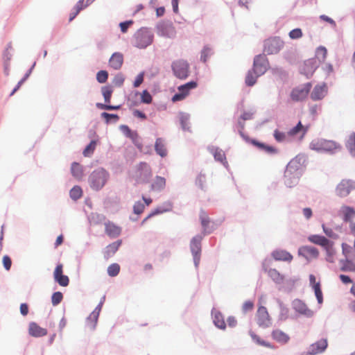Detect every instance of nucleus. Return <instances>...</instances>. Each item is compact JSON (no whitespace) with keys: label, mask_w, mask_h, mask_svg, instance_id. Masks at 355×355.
<instances>
[{"label":"nucleus","mask_w":355,"mask_h":355,"mask_svg":"<svg viewBox=\"0 0 355 355\" xmlns=\"http://www.w3.org/2000/svg\"><path fill=\"white\" fill-rule=\"evenodd\" d=\"M289 136L288 135V133L286 134L283 132H280L278 130H275L274 132V137L278 142H283L288 139V137Z\"/></svg>","instance_id":"09e8293b"},{"label":"nucleus","mask_w":355,"mask_h":355,"mask_svg":"<svg viewBox=\"0 0 355 355\" xmlns=\"http://www.w3.org/2000/svg\"><path fill=\"white\" fill-rule=\"evenodd\" d=\"M200 220L201 225L203 227V230L205 233H210L211 230H209V225L211 223V220L207 214L203 211L200 213Z\"/></svg>","instance_id":"2f4dec72"},{"label":"nucleus","mask_w":355,"mask_h":355,"mask_svg":"<svg viewBox=\"0 0 355 355\" xmlns=\"http://www.w3.org/2000/svg\"><path fill=\"white\" fill-rule=\"evenodd\" d=\"M327 94V87L325 83H323L322 85H316L311 94V98L313 101H318L322 99Z\"/></svg>","instance_id":"f3484780"},{"label":"nucleus","mask_w":355,"mask_h":355,"mask_svg":"<svg viewBox=\"0 0 355 355\" xmlns=\"http://www.w3.org/2000/svg\"><path fill=\"white\" fill-rule=\"evenodd\" d=\"M101 91H102V94L104 97L105 102L106 103H110L111 97H112V94L113 92L112 87L110 86H104L102 87Z\"/></svg>","instance_id":"a19ab883"},{"label":"nucleus","mask_w":355,"mask_h":355,"mask_svg":"<svg viewBox=\"0 0 355 355\" xmlns=\"http://www.w3.org/2000/svg\"><path fill=\"white\" fill-rule=\"evenodd\" d=\"M101 307H102V303L99 304L95 308V309L90 313V315L88 316V318L87 319V325L91 329H94L96 325L98 318L99 316V313L101 310Z\"/></svg>","instance_id":"393cba45"},{"label":"nucleus","mask_w":355,"mask_h":355,"mask_svg":"<svg viewBox=\"0 0 355 355\" xmlns=\"http://www.w3.org/2000/svg\"><path fill=\"white\" fill-rule=\"evenodd\" d=\"M28 333L33 337H42L47 334V330L35 322H31L28 326Z\"/></svg>","instance_id":"5701e85b"},{"label":"nucleus","mask_w":355,"mask_h":355,"mask_svg":"<svg viewBox=\"0 0 355 355\" xmlns=\"http://www.w3.org/2000/svg\"><path fill=\"white\" fill-rule=\"evenodd\" d=\"M315 56L320 62H324L327 56V50L324 46H320L317 48Z\"/></svg>","instance_id":"4c0bfd02"},{"label":"nucleus","mask_w":355,"mask_h":355,"mask_svg":"<svg viewBox=\"0 0 355 355\" xmlns=\"http://www.w3.org/2000/svg\"><path fill=\"white\" fill-rule=\"evenodd\" d=\"M2 263L4 268L6 270H10L12 266V260L8 255H4L2 259Z\"/></svg>","instance_id":"680f3d73"},{"label":"nucleus","mask_w":355,"mask_h":355,"mask_svg":"<svg viewBox=\"0 0 355 355\" xmlns=\"http://www.w3.org/2000/svg\"><path fill=\"white\" fill-rule=\"evenodd\" d=\"M171 210V207L168 209H160L157 208L154 211H153L147 217H146L141 222V225H144L145 222L150 218H151L153 216H155L157 214H162L166 211H168Z\"/></svg>","instance_id":"3c124183"},{"label":"nucleus","mask_w":355,"mask_h":355,"mask_svg":"<svg viewBox=\"0 0 355 355\" xmlns=\"http://www.w3.org/2000/svg\"><path fill=\"white\" fill-rule=\"evenodd\" d=\"M96 107L101 110H119L121 106L120 105H110L107 104H103L101 103H96Z\"/></svg>","instance_id":"4d7b16f0"},{"label":"nucleus","mask_w":355,"mask_h":355,"mask_svg":"<svg viewBox=\"0 0 355 355\" xmlns=\"http://www.w3.org/2000/svg\"><path fill=\"white\" fill-rule=\"evenodd\" d=\"M289 314V310L287 307L284 306L282 304H280V314L279 318L282 320H285L288 318Z\"/></svg>","instance_id":"052dcab7"},{"label":"nucleus","mask_w":355,"mask_h":355,"mask_svg":"<svg viewBox=\"0 0 355 355\" xmlns=\"http://www.w3.org/2000/svg\"><path fill=\"white\" fill-rule=\"evenodd\" d=\"M125 80V78L123 74L119 73L116 75L113 79V84L116 87H121L123 85Z\"/></svg>","instance_id":"bf43d9fd"},{"label":"nucleus","mask_w":355,"mask_h":355,"mask_svg":"<svg viewBox=\"0 0 355 355\" xmlns=\"http://www.w3.org/2000/svg\"><path fill=\"white\" fill-rule=\"evenodd\" d=\"M105 231L107 236L116 238L121 233V227L111 221L105 223Z\"/></svg>","instance_id":"a211bd4d"},{"label":"nucleus","mask_w":355,"mask_h":355,"mask_svg":"<svg viewBox=\"0 0 355 355\" xmlns=\"http://www.w3.org/2000/svg\"><path fill=\"white\" fill-rule=\"evenodd\" d=\"M213 315L215 325L221 329H225L226 324L223 315L220 312L216 311L214 313Z\"/></svg>","instance_id":"e433bc0d"},{"label":"nucleus","mask_w":355,"mask_h":355,"mask_svg":"<svg viewBox=\"0 0 355 355\" xmlns=\"http://www.w3.org/2000/svg\"><path fill=\"white\" fill-rule=\"evenodd\" d=\"M298 254L304 257L307 261H311L318 257L319 251L315 247L303 245L298 249Z\"/></svg>","instance_id":"f8f14e48"},{"label":"nucleus","mask_w":355,"mask_h":355,"mask_svg":"<svg viewBox=\"0 0 355 355\" xmlns=\"http://www.w3.org/2000/svg\"><path fill=\"white\" fill-rule=\"evenodd\" d=\"M120 271V266L118 263H112L107 268V273L110 277L116 276Z\"/></svg>","instance_id":"a18cd8bd"},{"label":"nucleus","mask_w":355,"mask_h":355,"mask_svg":"<svg viewBox=\"0 0 355 355\" xmlns=\"http://www.w3.org/2000/svg\"><path fill=\"white\" fill-rule=\"evenodd\" d=\"M256 320L257 324L261 328H268L272 324V319L267 309L263 306H259L256 314Z\"/></svg>","instance_id":"39448f33"},{"label":"nucleus","mask_w":355,"mask_h":355,"mask_svg":"<svg viewBox=\"0 0 355 355\" xmlns=\"http://www.w3.org/2000/svg\"><path fill=\"white\" fill-rule=\"evenodd\" d=\"M268 276L276 283L282 284L284 282V277L275 268L266 270Z\"/></svg>","instance_id":"473e14b6"},{"label":"nucleus","mask_w":355,"mask_h":355,"mask_svg":"<svg viewBox=\"0 0 355 355\" xmlns=\"http://www.w3.org/2000/svg\"><path fill=\"white\" fill-rule=\"evenodd\" d=\"M269 67L268 58L265 55H258L254 59L253 68L254 72L258 76H261L266 73Z\"/></svg>","instance_id":"0eeeda50"},{"label":"nucleus","mask_w":355,"mask_h":355,"mask_svg":"<svg viewBox=\"0 0 355 355\" xmlns=\"http://www.w3.org/2000/svg\"><path fill=\"white\" fill-rule=\"evenodd\" d=\"M271 256L276 261L291 262L293 259V255L290 252L282 249L274 250L272 252Z\"/></svg>","instance_id":"6ab92c4d"},{"label":"nucleus","mask_w":355,"mask_h":355,"mask_svg":"<svg viewBox=\"0 0 355 355\" xmlns=\"http://www.w3.org/2000/svg\"><path fill=\"white\" fill-rule=\"evenodd\" d=\"M289 37L292 40L300 39L302 37L303 33L300 28H295L289 32Z\"/></svg>","instance_id":"5fc2aeb1"},{"label":"nucleus","mask_w":355,"mask_h":355,"mask_svg":"<svg viewBox=\"0 0 355 355\" xmlns=\"http://www.w3.org/2000/svg\"><path fill=\"white\" fill-rule=\"evenodd\" d=\"M213 51L211 47L205 46L201 51L200 60L203 62H206L209 57L212 55Z\"/></svg>","instance_id":"c03bdc74"},{"label":"nucleus","mask_w":355,"mask_h":355,"mask_svg":"<svg viewBox=\"0 0 355 355\" xmlns=\"http://www.w3.org/2000/svg\"><path fill=\"white\" fill-rule=\"evenodd\" d=\"M341 212L343 214V219L345 222L354 223L352 219L355 217V209L353 207L349 206H343L341 208Z\"/></svg>","instance_id":"bb28decb"},{"label":"nucleus","mask_w":355,"mask_h":355,"mask_svg":"<svg viewBox=\"0 0 355 355\" xmlns=\"http://www.w3.org/2000/svg\"><path fill=\"white\" fill-rule=\"evenodd\" d=\"M294 309L296 310V311L299 312L300 313L306 315H311L312 311L309 309L300 300H296L293 303Z\"/></svg>","instance_id":"7c9ffc66"},{"label":"nucleus","mask_w":355,"mask_h":355,"mask_svg":"<svg viewBox=\"0 0 355 355\" xmlns=\"http://www.w3.org/2000/svg\"><path fill=\"white\" fill-rule=\"evenodd\" d=\"M250 337L257 345H261L268 348L274 349V346L268 342H266L261 339L258 335H257L254 332L250 331L249 332Z\"/></svg>","instance_id":"72a5a7b5"},{"label":"nucleus","mask_w":355,"mask_h":355,"mask_svg":"<svg viewBox=\"0 0 355 355\" xmlns=\"http://www.w3.org/2000/svg\"><path fill=\"white\" fill-rule=\"evenodd\" d=\"M311 89V84L308 83L302 86L293 89L291 93V98L293 101L304 100Z\"/></svg>","instance_id":"9d476101"},{"label":"nucleus","mask_w":355,"mask_h":355,"mask_svg":"<svg viewBox=\"0 0 355 355\" xmlns=\"http://www.w3.org/2000/svg\"><path fill=\"white\" fill-rule=\"evenodd\" d=\"M82 194H83L82 189L78 186H75L70 190V197L73 200L79 199L80 198H81Z\"/></svg>","instance_id":"37998d69"},{"label":"nucleus","mask_w":355,"mask_h":355,"mask_svg":"<svg viewBox=\"0 0 355 355\" xmlns=\"http://www.w3.org/2000/svg\"><path fill=\"white\" fill-rule=\"evenodd\" d=\"M322 70L326 73V74L329 75L330 73H333V71H334L333 65L331 64L327 63L322 67Z\"/></svg>","instance_id":"774afa93"},{"label":"nucleus","mask_w":355,"mask_h":355,"mask_svg":"<svg viewBox=\"0 0 355 355\" xmlns=\"http://www.w3.org/2000/svg\"><path fill=\"white\" fill-rule=\"evenodd\" d=\"M153 172L150 165L144 162L137 164L132 173V178L137 183H146L152 177Z\"/></svg>","instance_id":"f03ea898"},{"label":"nucleus","mask_w":355,"mask_h":355,"mask_svg":"<svg viewBox=\"0 0 355 355\" xmlns=\"http://www.w3.org/2000/svg\"><path fill=\"white\" fill-rule=\"evenodd\" d=\"M172 69L175 77L180 79H185L189 73V65L184 60H178L172 63Z\"/></svg>","instance_id":"20e7f679"},{"label":"nucleus","mask_w":355,"mask_h":355,"mask_svg":"<svg viewBox=\"0 0 355 355\" xmlns=\"http://www.w3.org/2000/svg\"><path fill=\"white\" fill-rule=\"evenodd\" d=\"M327 345V339H321L310 346L309 353L311 355L322 353L326 349Z\"/></svg>","instance_id":"aec40b11"},{"label":"nucleus","mask_w":355,"mask_h":355,"mask_svg":"<svg viewBox=\"0 0 355 355\" xmlns=\"http://www.w3.org/2000/svg\"><path fill=\"white\" fill-rule=\"evenodd\" d=\"M308 130L309 126H304L302 124L301 121H299L295 127L288 132V135L292 137L300 135V138L302 139Z\"/></svg>","instance_id":"4be33fe9"},{"label":"nucleus","mask_w":355,"mask_h":355,"mask_svg":"<svg viewBox=\"0 0 355 355\" xmlns=\"http://www.w3.org/2000/svg\"><path fill=\"white\" fill-rule=\"evenodd\" d=\"M340 270L344 272H354L355 271V263L352 261L346 259L345 260H340Z\"/></svg>","instance_id":"f704fd0d"},{"label":"nucleus","mask_w":355,"mask_h":355,"mask_svg":"<svg viewBox=\"0 0 355 355\" xmlns=\"http://www.w3.org/2000/svg\"><path fill=\"white\" fill-rule=\"evenodd\" d=\"M254 307V303L252 301H246L243 303L242 306V311L243 313H246L248 311H252Z\"/></svg>","instance_id":"e2e57ef3"},{"label":"nucleus","mask_w":355,"mask_h":355,"mask_svg":"<svg viewBox=\"0 0 355 355\" xmlns=\"http://www.w3.org/2000/svg\"><path fill=\"white\" fill-rule=\"evenodd\" d=\"M71 171L73 176L76 179H81L83 175V167L77 162L71 164Z\"/></svg>","instance_id":"c9c22d12"},{"label":"nucleus","mask_w":355,"mask_h":355,"mask_svg":"<svg viewBox=\"0 0 355 355\" xmlns=\"http://www.w3.org/2000/svg\"><path fill=\"white\" fill-rule=\"evenodd\" d=\"M322 227L324 233L328 237L334 239H336L338 238V235L336 232H334V231L331 228L327 227L324 224L322 225Z\"/></svg>","instance_id":"8fccbe9b"},{"label":"nucleus","mask_w":355,"mask_h":355,"mask_svg":"<svg viewBox=\"0 0 355 355\" xmlns=\"http://www.w3.org/2000/svg\"><path fill=\"white\" fill-rule=\"evenodd\" d=\"M308 241L312 243L320 245L324 249L326 248H329V245L332 241L327 239L324 236L318 235V234H312L308 237Z\"/></svg>","instance_id":"dca6fc26"},{"label":"nucleus","mask_w":355,"mask_h":355,"mask_svg":"<svg viewBox=\"0 0 355 355\" xmlns=\"http://www.w3.org/2000/svg\"><path fill=\"white\" fill-rule=\"evenodd\" d=\"M166 187V179L163 177L157 175L151 184V190L160 191Z\"/></svg>","instance_id":"c756f323"},{"label":"nucleus","mask_w":355,"mask_h":355,"mask_svg":"<svg viewBox=\"0 0 355 355\" xmlns=\"http://www.w3.org/2000/svg\"><path fill=\"white\" fill-rule=\"evenodd\" d=\"M257 74H255L254 70H250L245 77V83L248 86H252L255 84L257 78L259 77Z\"/></svg>","instance_id":"58836bf2"},{"label":"nucleus","mask_w":355,"mask_h":355,"mask_svg":"<svg viewBox=\"0 0 355 355\" xmlns=\"http://www.w3.org/2000/svg\"><path fill=\"white\" fill-rule=\"evenodd\" d=\"M333 246H334V242L330 244L329 248H326L324 249L326 251V253H327L326 259L327 261H329L330 263H333L334 261V257L335 254V250H334Z\"/></svg>","instance_id":"49530a36"},{"label":"nucleus","mask_w":355,"mask_h":355,"mask_svg":"<svg viewBox=\"0 0 355 355\" xmlns=\"http://www.w3.org/2000/svg\"><path fill=\"white\" fill-rule=\"evenodd\" d=\"M271 336L276 342L283 345L286 344L290 340V337L287 334L278 329H274L271 332Z\"/></svg>","instance_id":"b1692460"},{"label":"nucleus","mask_w":355,"mask_h":355,"mask_svg":"<svg viewBox=\"0 0 355 355\" xmlns=\"http://www.w3.org/2000/svg\"><path fill=\"white\" fill-rule=\"evenodd\" d=\"M96 141H92L89 145H87L86 146V148L84 149L83 150V155L85 157H89L90 155H92L96 148Z\"/></svg>","instance_id":"79ce46f5"},{"label":"nucleus","mask_w":355,"mask_h":355,"mask_svg":"<svg viewBox=\"0 0 355 355\" xmlns=\"http://www.w3.org/2000/svg\"><path fill=\"white\" fill-rule=\"evenodd\" d=\"M214 158L216 160L222 162L225 158V154L220 150L216 149L214 153Z\"/></svg>","instance_id":"0e129e2a"},{"label":"nucleus","mask_w":355,"mask_h":355,"mask_svg":"<svg viewBox=\"0 0 355 355\" xmlns=\"http://www.w3.org/2000/svg\"><path fill=\"white\" fill-rule=\"evenodd\" d=\"M54 280L61 286H67L69 284V279L67 275H63V266L58 264L53 272Z\"/></svg>","instance_id":"ddd939ff"},{"label":"nucleus","mask_w":355,"mask_h":355,"mask_svg":"<svg viewBox=\"0 0 355 355\" xmlns=\"http://www.w3.org/2000/svg\"><path fill=\"white\" fill-rule=\"evenodd\" d=\"M318 65L314 58L306 60L301 67V73L306 76L309 77L313 75L315 70L317 69Z\"/></svg>","instance_id":"2eb2a0df"},{"label":"nucleus","mask_w":355,"mask_h":355,"mask_svg":"<svg viewBox=\"0 0 355 355\" xmlns=\"http://www.w3.org/2000/svg\"><path fill=\"white\" fill-rule=\"evenodd\" d=\"M201 240L202 238L200 236H196L192 239L190 245L196 267H198L200 263L201 252Z\"/></svg>","instance_id":"9b49d317"},{"label":"nucleus","mask_w":355,"mask_h":355,"mask_svg":"<svg viewBox=\"0 0 355 355\" xmlns=\"http://www.w3.org/2000/svg\"><path fill=\"white\" fill-rule=\"evenodd\" d=\"M101 117L105 120L107 123H108L111 119H114L115 121H117L119 119V116L117 114H109L107 112H103L101 114Z\"/></svg>","instance_id":"13d9d810"},{"label":"nucleus","mask_w":355,"mask_h":355,"mask_svg":"<svg viewBox=\"0 0 355 355\" xmlns=\"http://www.w3.org/2000/svg\"><path fill=\"white\" fill-rule=\"evenodd\" d=\"M198 83L196 81H191L178 87V92L172 97L173 102L180 101L184 99L191 89L196 88Z\"/></svg>","instance_id":"6e6552de"},{"label":"nucleus","mask_w":355,"mask_h":355,"mask_svg":"<svg viewBox=\"0 0 355 355\" xmlns=\"http://www.w3.org/2000/svg\"><path fill=\"white\" fill-rule=\"evenodd\" d=\"M354 188V184L352 181L347 180H343L336 187V193L340 197L347 196Z\"/></svg>","instance_id":"4468645a"},{"label":"nucleus","mask_w":355,"mask_h":355,"mask_svg":"<svg viewBox=\"0 0 355 355\" xmlns=\"http://www.w3.org/2000/svg\"><path fill=\"white\" fill-rule=\"evenodd\" d=\"M109 178L108 173L103 168L94 171L89 178L90 187L96 191L100 190L105 184Z\"/></svg>","instance_id":"7ed1b4c3"},{"label":"nucleus","mask_w":355,"mask_h":355,"mask_svg":"<svg viewBox=\"0 0 355 355\" xmlns=\"http://www.w3.org/2000/svg\"><path fill=\"white\" fill-rule=\"evenodd\" d=\"M123 63V55L119 52L114 53L109 60L110 67L115 70L120 69Z\"/></svg>","instance_id":"412c9836"},{"label":"nucleus","mask_w":355,"mask_h":355,"mask_svg":"<svg viewBox=\"0 0 355 355\" xmlns=\"http://www.w3.org/2000/svg\"><path fill=\"white\" fill-rule=\"evenodd\" d=\"M346 146L349 150L350 153L355 155V133H352L349 135Z\"/></svg>","instance_id":"ea45409f"},{"label":"nucleus","mask_w":355,"mask_h":355,"mask_svg":"<svg viewBox=\"0 0 355 355\" xmlns=\"http://www.w3.org/2000/svg\"><path fill=\"white\" fill-rule=\"evenodd\" d=\"M63 299V295L61 292L58 291L53 293L51 296V302L53 306L58 305Z\"/></svg>","instance_id":"de8ad7c7"},{"label":"nucleus","mask_w":355,"mask_h":355,"mask_svg":"<svg viewBox=\"0 0 355 355\" xmlns=\"http://www.w3.org/2000/svg\"><path fill=\"white\" fill-rule=\"evenodd\" d=\"M252 144L256 147H257L259 149L264 151L268 154L274 155L278 153V150L276 148L272 146L267 145L264 143H261L256 140H252Z\"/></svg>","instance_id":"cd10ccee"},{"label":"nucleus","mask_w":355,"mask_h":355,"mask_svg":"<svg viewBox=\"0 0 355 355\" xmlns=\"http://www.w3.org/2000/svg\"><path fill=\"white\" fill-rule=\"evenodd\" d=\"M310 148L318 153H336L341 149V146L335 141L324 139H315L310 143Z\"/></svg>","instance_id":"f257e3e1"},{"label":"nucleus","mask_w":355,"mask_h":355,"mask_svg":"<svg viewBox=\"0 0 355 355\" xmlns=\"http://www.w3.org/2000/svg\"><path fill=\"white\" fill-rule=\"evenodd\" d=\"M108 78V73L106 71H99L96 74V80L100 83H105Z\"/></svg>","instance_id":"603ef678"},{"label":"nucleus","mask_w":355,"mask_h":355,"mask_svg":"<svg viewBox=\"0 0 355 355\" xmlns=\"http://www.w3.org/2000/svg\"><path fill=\"white\" fill-rule=\"evenodd\" d=\"M145 205L140 201H137L134 204L133 211L135 214L139 215L144 212Z\"/></svg>","instance_id":"6e6d98bb"},{"label":"nucleus","mask_w":355,"mask_h":355,"mask_svg":"<svg viewBox=\"0 0 355 355\" xmlns=\"http://www.w3.org/2000/svg\"><path fill=\"white\" fill-rule=\"evenodd\" d=\"M86 7L85 6V4H84V0H80L77 2L76 6H74L73 10H75L76 11H77L79 13L83 9H84Z\"/></svg>","instance_id":"338daca9"},{"label":"nucleus","mask_w":355,"mask_h":355,"mask_svg":"<svg viewBox=\"0 0 355 355\" xmlns=\"http://www.w3.org/2000/svg\"><path fill=\"white\" fill-rule=\"evenodd\" d=\"M121 245V241L119 240L112 243L108 245L104 250V257L106 259H110L112 257L118 250L119 248Z\"/></svg>","instance_id":"a878e982"},{"label":"nucleus","mask_w":355,"mask_h":355,"mask_svg":"<svg viewBox=\"0 0 355 355\" xmlns=\"http://www.w3.org/2000/svg\"><path fill=\"white\" fill-rule=\"evenodd\" d=\"M284 46V42L279 37H271L264 42V51L268 54H276Z\"/></svg>","instance_id":"423d86ee"},{"label":"nucleus","mask_w":355,"mask_h":355,"mask_svg":"<svg viewBox=\"0 0 355 355\" xmlns=\"http://www.w3.org/2000/svg\"><path fill=\"white\" fill-rule=\"evenodd\" d=\"M141 101L142 103L146 104H149L152 102V96L147 90H144L141 94Z\"/></svg>","instance_id":"864d4df0"},{"label":"nucleus","mask_w":355,"mask_h":355,"mask_svg":"<svg viewBox=\"0 0 355 355\" xmlns=\"http://www.w3.org/2000/svg\"><path fill=\"white\" fill-rule=\"evenodd\" d=\"M155 150L156 153L162 157H166L167 150L166 148L165 141L162 138H157L155 144Z\"/></svg>","instance_id":"c85d7f7f"},{"label":"nucleus","mask_w":355,"mask_h":355,"mask_svg":"<svg viewBox=\"0 0 355 355\" xmlns=\"http://www.w3.org/2000/svg\"><path fill=\"white\" fill-rule=\"evenodd\" d=\"M143 81H144V73H141L137 76V78L134 82V84H133L134 87H138L143 83Z\"/></svg>","instance_id":"69168bd1"},{"label":"nucleus","mask_w":355,"mask_h":355,"mask_svg":"<svg viewBox=\"0 0 355 355\" xmlns=\"http://www.w3.org/2000/svg\"><path fill=\"white\" fill-rule=\"evenodd\" d=\"M153 42V35L146 30H139L135 35V46L144 49Z\"/></svg>","instance_id":"1a4fd4ad"}]
</instances>
